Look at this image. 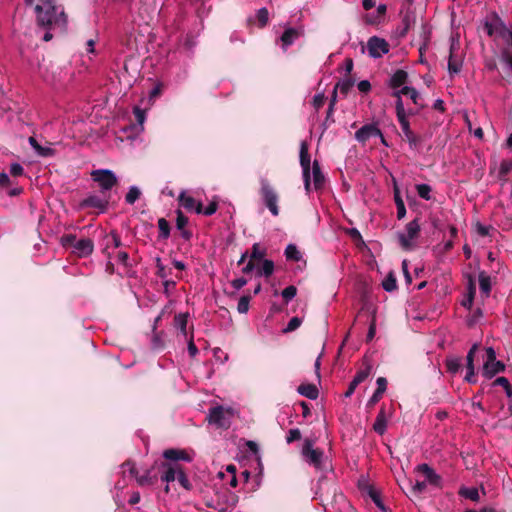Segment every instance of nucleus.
Listing matches in <instances>:
<instances>
[{"instance_id":"1","label":"nucleus","mask_w":512,"mask_h":512,"mask_svg":"<svg viewBox=\"0 0 512 512\" xmlns=\"http://www.w3.org/2000/svg\"><path fill=\"white\" fill-rule=\"evenodd\" d=\"M25 3L33 8L38 27L45 31L44 41L48 42L67 31L68 16L56 0H25Z\"/></svg>"},{"instance_id":"2","label":"nucleus","mask_w":512,"mask_h":512,"mask_svg":"<svg viewBox=\"0 0 512 512\" xmlns=\"http://www.w3.org/2000/svg\"><path fill=\"white\" fill-rule=\"evenodd\" d=\"M61 243L64 247H72V252L80 258L91 255L94 250V243L89 238L77 240L74 235H65L61 238Z\"/></svg>"},{"instance_id":"3","label":"nucleus","mask_w":512,"mask_h":512,"mask_svg":"<svg viewBox=\"0 0 512 512\" xmlns=\"http://www.w3.org/2000/svg\"><path fill=\"white\" fill-rule=\"evenodd\" d=\"M419 233L420 223L418 219H414L407 223L405 230L403 232H399L397 235L400 246L406 251L414 249L416 246L415 241L418 238Z\"/></svg>"},{"instance_id":"4","label":"nucleus","mask_w":512,"mask_h":512,"mask_svg":"<svg viewBox=\"0 0 512 512\" xmlns=\"http://www.w3.org/2000/svg\"><path fill=\"white\" fill-rule=\"evenodd\" d=\"M233 415L234 410L232 408L218 405L209 410L207 418L210 424L219 428H228Z\"/></svg>"},{"instance_id":"5","label":"nucleus","mask_w":512,"mask_h":512,"mask_svg":"<svg viewBox=\"0 0 512 512\" xmlns=\"http://www.w3.org/2000/svg\"><path fill=\"white\" fill-rule=\"evenodd\" d=\"M301 454L304 461L309 465H312L317 470L323 469L324 453L321 449L314 448L311 440H305Z\"/></svg>"},{"instance_id":"6","label":"nucleus","mask_w":512,"mask_h":512,"mask_svg":"<svg viewBox=\"0 0 512 512\" xmlns=\"http://www.w3.org/2000/svg\"><path fill=\"white\" fill-rule=\"evenodd\" d=\"M486 355L487 359L483 365L482 374L484 377L491 379L497 373L502 372L505 366L496 359V352L492 347L486 348Z\"/></svg>"},{"instance_id":"7","label":"nucleus","mask_w":512,"mask_h":512,"mask_svg":"<svg viewBox=\"0 0 512 512\" xmlns=\"http://www.w3.org/2000/svg\"><path fill=\"white\" fill-rule=\"evenodd\" d=\"M261 195L262 199L273 216H278V195L274 189L270 186L267 180H261Z\"/></svg>"},{"instance_id":"8","label":"nucleus","mask_w":512,"mask_h":512,"mask_svg":"<svg viewBox=\"0 0 512 512\" xmlns=\"http://www.w3.org/2000/svg\"><path fill=\"white\" fill-rule=\"evenodd\" d=\"M92 179L97 182L103 191L112 189L117 183V177L113 171L98 169L91 172Z\"/></svg>"},{"instance_id":"9","label":"nucleus","mask_w":512,"mask_h":512,"mask_svg":"<svg viewBox=\"0 0 512 512\" xmlns=\"http://www.w3.org/2000/svg\"><path fill=\"white\" fill-rule=\"evenodd\" d=\"M121 468L124 477L126 476V473H128L131 477L135 478L140 486L152 484L155 479V476H152L151 471L148 469H146L143 474H139L135 465L130 461L123 463Z\"/></svg>"},{"instance_id":"10","label":"nucleus","mask_w":512,"mask_h":512,"mask_svg":"<svg viewBox=\"0 0 512 512\" xmlns=\"http://www.w3.org/2000/svg\"><path fill=\"white\" fill-rule=\"evenodd\" d=\"M300 165L302 168L304 187L307 193L310 192L311 187V173H310V155L308 152V144L306 141H302L300 144Z\"/></svg>"},{"instance_id":"11","label":"nucleus","mask_w":512,"mask_h":512,"mask_svg":"<svg viewBox=\"0 0 512 512\" xmlns=\"http://www.w3.org/2000/svg\"><path fill=\"white\" fill-rule=\"evenodd\" d=\"M367 49L371 57L380 58L388 53L389 45L384 39L373 36L368 40Z\"/></svg>"},{"instance_id":"12","label":"nucleus","mask_w":512,"mask_h":512,"mask_svg":"<svg viewBox=\"0 0 512 512\" xmlns=\"http://www.w3.org/2000/svg\"><path fill=\"white\" fill-rule=\"evenodd\" d=\"M381 135V130L376 123L365 124L355 132V139L359 143H366L370 138Z\"/></svg>"},{"instance_id":"13","label":"nucleus","mask_w":512,"mask_h":512,"mask_svg":"<svg viewBox=\"0 0 512 512\" xmlns=\"http://www.w3.org/2000/svg\"><path fill=\"white\" fill-rule=\"evenodd\" d=\"M178 201L181 207L188 212H194L200 214L202 211V203L197 201L194 197L185 191H182L178 197Z\"/></svg>"},{"instance_id":"14","label":"nucleus","mask_w":512,"mask_h":512,"mask_svg":"<svg viewBox=\"0 0 512 512\" xmlns=\"http://www.w3.org/2000/svg\"><path fill=\"white\" fill-rule=\"evenodd\" d=\"M405 140L408 142L410 149L416 150L420 143V137L417 136L411 129L409 121H402L399 123Z\"/></svg>"},{"instance_id":"15","label":"nucleus","mask_w":512,"mask_h":512,"mask_svg":"<svg viewBox=\"0 0 512 512\" xmlns=\"http://www.w3.org/2000/svg\"><path fill=\"white\" fill-rule=\"evenodd\" d=\"M163 456L170 461L182 460L185 462H191L194 457L193 453L183 449H167L164 451Z\"/></svg>"},{"instance_id":"16","label":"nucleus","mask_w":512,"mask_h":512,"mask_svg":"<svg viewBox=\"0 0 512 512\" xmlns=\"http://www.w3.org/2000/svg\"><path fill=\"white\" fill-rule=\"evenodd\" d=\"M300 35L301 31L299 29L293 27L286 28L282 36L280 37L282 48L286 50L300 37Z\"/></svg>"},{"instance_id":"17","label":"nucleus","mask_w":512,"mask_h":512,"mask_svg":"<svg viewBox=\"0 0 512 512\" xmlns=\"http://www.w3.org/2000/svg\"><path fill=\"white\" fill-rule=\"evenodd\" d=\"M416 470L424 475L427 483L436 486L440 484L441 477L428 464H420Z\"/></svg>"},{"instance_id":"18","label":"nucleus","mask_w":512,"mask_h":512,"mask_svg":"<svg viewBox=\"0 0 512 512\" xmlns=\"http://www.w3.org/2000/svg\"><path fill=\"white\" fill-rule=\"evenodd\" d=\"M28 142L35 151V153L40 157H52L55 155V150L52 148V145L50 143L45 146H42L37 142V140L34 137H29Z\"/></svg>"},{"instance_id":"19","label":"nucleus","mask_w":512,"mask_h":512,"mask_svg":"<svg viewBox=\"0 0 512 512\" xmlns=\"http://www.w3.org/2000/svg\"><path fill=\"white\" fill-rule=\"evenodd\" d=\"M165 472L161 479L164 482L170 483L177 480L178 473L181 471V467L178 464H164Z\"/></svg>"},{"instance_id":"20","label":"nucleus","mask_w":512,"mask_h":512,"mask_svg":"<svg viewBox=\"0 0 512 512\" xmlns=\"http://www.w3.org/2000/svg\"><path fill=\"white\" fill-rule=\"evenodd\" d=\"M312 178H313V184L314 188L316 190L321 189L325 182V177L323 173L321 172L320 165L317 160H315L312 164Z\"/></svg>"},{"instance_id":"21","label":"nucleus","mask_w":512,"mask_h":512,"mask_svg":"<svg viewBox=\"0 0 512 512\" xmlns=\"http://www.w3.org/2000/svg\"><path fill=\"white\" fill-rule=\"evenodd\" d=\"M187 323L188 313H179L175 315L174 327L178 329L185 338L187 337Z\"/></svg>"},{"instance_id":"22","label":"nucleus","mask_w":512,"mask_h":512,"mask_svg":"<svg viewBox=\"0 0 512 512\" xmlns=\"http://www.w3.org/2000/svg\"><path fill=\"white\" fill-rule=\"evenodd\" d=\"M298 393L308 399L315 400L318 397V389L314 384H302L297 389Z\"/></svg>"},{"instance_id":"23","label":"nucleus","mask_w":512,"mask_h":512,"mask_svg":"<svg viewBox=\"0 0 512 512\" xmlns=\"http://www.w3.org/2000/svg\"><path fill=\"white\" fill-rule=\"evenodd\" d=\"M387 428V419L383 409L378 413L376 420L373 424V429L376 433L383 435Z\"/></svg>"},{"instance_id":"24","label":"nucleus","mask_w":512,"mask_h":512,"mask_svg":"<svg viewBox=\"0 0 512 512\" xmlns=\"http://www.w3.org/2000/svg\"><path fill=\"white\" fill-rule=\"evenodd\" d=\"M408 74L403 70H397L390 79V85L393 89L402 88L407 80Z\"/></svg>"},{"instance_id":"25","label":"nucleus","mask_w":512,"mask_h":512,"mask_svg":"<svg viewBox=\"0 0 512 512\" xmlns=\"http://www.w3.org/2000/svg\"><path fill=\"white\" fill-rule=\"evenodd\" d=\"M394 200L397 208V218L403 219L406 215V208L397 186L394 188Z\"/></svg>"},{"instance_id":"26","label":"nucleus","mask_w":512,"mask_h":512,"mask_svg":"<svg viewBox=\"0 0 512 512\" xmlns=\"http://www.w3.org/2000/svg\"><path fill=\"white\" fill-rule=\"evenodd\" d=\"M395 96H407L409 97L413 103L417 104V101H418V98H419V93L416 89H414L413 87H409V86H403L402 88H400L399 90H397L395 93H394Z\"/></svg>"},{"instance_id":"27","label":"nucleus","mask_w":512,"mask_h":512,"mask_svg":"<svg viewBox=\"0 0 512 512\" xmlns=\"http://www.w3.org/2000/svg\"><path fill=\"white\" fill-rule=\"evenodd\" d=\"M366 491H367V494L369 495V497L375 503V505L383 512H386L385 506L380 498V494L378 493V491L369 485L366 486Z\"/></svg>"},{"instance_id":"28","label":"nucleus","mask_w":512,"mask_h":512,"mask_svg":"<svg viewBox=\"0 0 512 512\" xmlns=\"http://www.w3.org/2000/svg\"><path fill=\"white\" fill-rule=\"evenodd\" d=\"M285 256L288 260H293L296 262H298L302 259L301 252L299 251L297 246L294 244L287 245V247L285 249Z\"/></svg>"},{"instance_id":"29","label":"nucleus","mask_w":512,"mask_h":512,"mask_svg":"<svg viewBox=\"0 0 512 512\" xmlns=\"http://www.w3.org/2000/svg\"><path fill=\"white\" fill-rule=\"evenodd\" d=\"M85 204L90 207L97 208L104 211L107 207V201L102 200L97 196H90L85 200Z\"/></svg>"},{"instance_id":"30","label":"nucleus","mask_w":512,"mask_h":512,"mask_svg":"<svg viewBox=\"0 0 512 512\" xmlns=\"http://www.w3.org/2000/svg\"><path fill=\"white\" fill-rule=\"evenodd\" d=\"M417 194L420 198L424 200H430L431 199V192L432 188L428 184H417L415 186Z\"/></svg>"},{"instance_id":"31","label":"nucleus","mask_w":512,"mask_h":512,"mask_svg":"<svg viewBox=\"0 0 512 512\" xmlns=\"http://www.w3.org/2000/svg\"><path fill=\"white\" fill-rule=\"evenodd\" d=\"M462 67V62L460 59L456 57V55H449L448 60V70L451 74H456L460 72Z\"/></svg>"},{"instance_id":"32","label":"nucleus","mask_w":512,"mask_h":512,"mask_svg":"<svg viewBox=\"0 0 512 512\" xmlns=\"http://www.w3.org/2000/svg\"><path fill=\"white\" fill-rule=\"evenodd\" d=\"M273 271H274L273 261L266 259L263 261L261 268L257 271V275L258 276L264 275L266 277H269L272 275Z\"/></svg>"},{"instance_id":"33","label":"nucleus","mask_w":512,"mask_h":512,"mask_svg":"<svg viewBox=\"0 0 512 512\" xmlns=\"http://www.w3.org/2000/svg\"><path fill=\"white\" fill-rule=\"evenodd\" d=\"M383 289L387 292H392L397 288L396 278L393 273H389L382 282Z\"/></svg>"},{"instance_id":"34","label":"nucleus","mask_w":512,"mask_h":512,"mask_svg":"<svg viewBox=\"0 0 512 512\" xmlns=\"http://www.w3.org/2000/svg\"><path fill=\"white\" fill-rule=\"evenodd\" d=\"M459 494L462 497L470 499L472 501H478L479 499V492L476 488L463 487L460 489Z\"/></svg>"},{"instance_id":"35","label":"nucleus","mask_w":512,"mask_h":512,"mask_svg":"<svg viewBox=\"0 0 512 512\" xmlns=\"http://www.w3.org/2000/svg\"><path fill=\"white\" fill-rule=\"evenodd\" d=\"M446 367H447V370L452 373V374H455L458 372V370L460 369L461 367V359L460 358H456V357H450L446 360Z\"/></svg>"},{"instance_id":"36","label":"nucleus","mask_w":512,"mask_h":512,"mask_svg":"<svg viewBox=\"0 0 512 512\" xmlns=\"http://www.w3.org/2000/svg\"><path fill=\"white\" fill-rule=\"evenodd\" d=\"M397 97V101H396V114H397V119H398V122H402V121H407V116H406V112H405V109H404V105H403V101H402V98L401 96H396Z\"/></svg>"},{"instance_id":"37","label":"nucleus","mask_w":512,"mask_h":512,"mask_svg":"<svg viewBox=\"0 0 512 512\" xmlns=\"http://www.w3.org/2000/svg\"><path fill=\"white\" fill-rule=\"evenodd\" d=\"M140 190L136 186H131L125 196L128 204H134L140 197Z\"/></svg>"},{"instance_id":"38","label":"nucleus","mask_w":512,"mask_h":512,"mask_svg":"<svg viewBox=\"0 0 512 512\" xmlns=\"http://www.w3.org/2000/svg\"><path fill=\"white\" fill-rule=\"evenodd\" d=\"M158 228L160 232V237L163 239H167L170 235V226L168 221H166L164 218H160L158 220Z\"/></svg>"},{"instance_id":"39","label":"nucleus","mask_w":512,"mask_h":512,"mask_svg":"<svg viewBox=\"0 0 512 512\" xmlns=\"http://www.w3.org/2000/svg\"><path fill=\"white\" fill-rule=\"evenodd\" d=\"M370 371H371L370 366H367L364 369L359 370L356 373V375L354 376L353 381L357 384L362 383L363 381H365L368 378Z\"/></svg>"},{"instance_id":"40","label":"nucleus","mask_w":512,"mask_h":512,"mask_svg":"<svg viewBox=\"0 0 512 512\" xmlns=\"http://www.w3.org/2000/svg\"><path fill=\"white\" fill-rule=\"evenodd\" d=\"M249 303H250V297L249 296H242L237 305V310L241 314H246L249 310Z\"/></svg>"},{"instance_id":"41","label":"nucleus","mask_w":512,"mask_h":512,"mask_svg":"<svg viewBox=\"0 0 512 512\" xmlns=\"http://www.w3.org/2000/svg\"><path fill=\"white\" fill-rule=\"evenodd\" d=\"M512 171V161L510 160H503L499 167V177L501 179H504L505 176Z\"/></svg>"},{"instance_id":"42","label":"nucleus","mask_w":512,"mask_h":512,"mask_svg":"<svg viewBox=\"0 0 512 512\" xmlns=\"http://www.w3.org/2000/svg\"><path fill=\"white\" fill-rule=\"evenodd\" d=\"M133 113H134L135 119H136L137 123L139 124L141 130H143V124L146 120L145 110H142L139 107H134Z\"/></svg>"},{"instance_id":"43","label":"nucleus","mask_w":512,"mask_h":512,"mask_svg":"<svg viewBox=\"0 0 512 512\" xmlns=\"http://www.w3.org/2000/svg\"><path fill=\"white\" fill-rule=\"evenodd\" d=\"M257 19H258L261 27L266 26V24L268 23V20H269V12L265 7L260 8L257 11Z\"/></svg>"},{"instance_id":"44","label":"nucleus","mask_w":512,"mask_h":512,"mask_svg":"<svg viewBox=\"0 0 512 512\" xmlns=\"http://www.w3.org/2000/svg\"><path fill=\"white\" fill-rule=\"evenodd\" d=\"M282 297L284 298V300L286 302H289L290 300H292L296 294H297V289L295 286L293 285H290L288 287H286L283 291H282Z\"/></svg>"},{"instance_id":"45","label":"nucleus","mask_w":512,"mask_h":512,"mask_svg":"<svg viewBox=\"0 0 512 512\" xmlns=\"http://www.w3.org/2000/svg\"><path fill=\"white\" fill-rule=\"evenodd\" d=\"M494 385L502 386L505 389V391H506L508 396L512 395V388H511V385H510V383H509L507 378H505V377H498L494 381Z\"/></svg>"},{"instance_id":"46","label":"nucleus","mask_w":512,"mask_h":512,"mask_svg":"<svg viewBox=\"0 0 512 512\" xmlns=\"http://www.w3.org/2000/svg\"><path fill=\"white\" fill-rule=\"evenodd\" d=\"M218 209V203L216 201H211L205 208L202 207V211L200 214L205 216H211L216 213Z\"/></svg>"},{"instance_id":"47","label":"nucleus","mask_w":512,"mask_h":512,"mask_svg":"<svg viewBox=\"0 0 512 512\" xmlns=\"http://www.w3.org/2000/svg\"><path fill=\"white\" fill-rule=\"evenodd\" d=\"M302 323V320L299 317H293L288 322L286 328L284 329V332H292L296 330L298 327H300Z\"/></svg>"},{"instance_id":"48","label":"nucleus","mask_w":512,"mask_h":512,"mask_svg":"<svg viewBox=\"0 0 512 512\" xmlns=\"http://www.w3.org/2000/svg\"><path fill=\"white\" fill-rule=\"evenodd\" d=\"M177 481L179 482V484L185 489V490H190L191 489V483L189 482L186 474L184 473V471L181 469V471L178 473V476H177Z\"/></svg>"},{"instance_id":"49","label":"nucleus","mask_w":512,"mask_h":512,"mask_svg":"<svg viewBox=\"0 0 512 512\" xmlns=\"http://www.w3.org/2000/svg\"><path fill=\"white\" fill-rule=\"evenodd\" d=\"M301 438V432L298 428H294V429H290L287 436H286V441L288 444L296 441V440H299Z\"/></svg>"},{"instance_id":"50","label":"nucleus","mask_w":512,"mask_h":512,"mask_svg":"<svg viewBox=\"0 0 512 512\" xmlns=\"http://www.w3.org/2000/svg\"><path fill=\"white\" fill-rule=\"evenodd\" d=\"M176 214V226L179 230H182L187 225L188 218L180 210H178Z\"/></svg>"},{"instance_id":"51","label":"nucleus","mask_w":512,"mask_h":512,"mask_svg":"<svg viewBox=\"0 0 512 512\" xmlns=\"http://www.w3.org/2000/svg\"><path fill=\"white\" fill-rule=\"evenodd\" d=\"M265 255V251L260 248V245L258 243H255L252 246V253L251 258L252 259H262Z\"/></svg>"},{"instance_id":"52","label":"nucleus","mask_w":512,"mask_h":512,"mask_svg":"<svg viewBox=\"0 0 512 512\" xmlns=\"http://www.w3.org/2000/svg\"><path fill=\"white\" fill-rule=\"evenodd\" d=\"M10 173L12 176H22L24 174V168L19 163H12L10 165Z\"/></svg>"},{"instance_id":"53","label":"nucleus","mask_w":512,"mask_h":512,"mask_svg":"<svg viewBox=\"0 0 512 512\" xmlns=\"http://www.w3.org/2000/svg\"><path fill=\"white\" fill-rule=\"evenodd\" d=\"M479 284H480L481 291L484 294L488 295L491 290L489 279L487 277L482 276V277H480Z\"/></svg>"},{"instance_id":"54","label":"nucleus","mask_w":512,"mask_h":512,"mask_svg":"<svg viewBox=\"0 0 512 512\" xmlns=\"http://www.w3.org/2000/svg\"><path fill=\"white\" fill-rule=\"evenodd\" d=\"M477 349H478V345L477 344H474L470 348V350H469V352L467 354V357H466L467 367L474 366V363H473V361H474V354L477 351Z\"/></svg>"},{"instance_id":"55","label":"nucleus","mask_w":512,"mask_h":512,"mask_svg":"<svg viewBox=\"0 0 512 512\" xmlns=\"http://www.w3.org/2000/svg\"><path fill=\"white\" fill-rule=\"evenodd\" d=\"M152 346L154 349H159V348L163 347V341L161 339V335L159 333H157V331L153 332Z\"/></svg>"},{"instance_id":"56","label":"nucleus","mask_w":512,"mask_h":512,"mask_svg":"<svg viewBox=\"0 0 512 512\" xmlns=\"http://www.w3.org/2000/svg\"><path fill=\"white\" fill-rule=\"evenodd\" d=\"M247 284V280L243 277H240V278H236L234 279L232 282H231V286L235 289V290H240L241 288H243L245 285Z\"/></svg>"},{"instance_id":"57","label":"nucleus","mask_w":512,"mask_h":512,"mask_svg":"<svg viewBox=\"0 0 512 512\" xmlns=\"http://www.w3.org/2000/svg\"><path fill=\"white\" fill-rule=\"evenodd\" d=\"M156 266H157V275L161 278V279H166L167 278V273H166V270H165V267L164 265L161 263V260L160 258H157V261H156Z\"/></svg>"},{"instance_id":"58","label":"nucleus","mask_w":512,"mask_h":512,"mask_svg":"<svg viewBox=\"0 0 512 512\" xmlns=\"http://www.w3.org/2000/svg\"><path fill=\"white\" fill-rule=\"evenodd\" d=\"M324 104V95L322 93H318L313 97V106L318 110Z\"/></svg>"},{"instance_id":"59","label":"nucleus","mask_w":512,"mask_h":512,"mask_svg":"<svg viewBox=\"0 0 512 512\" xmlns=\"http://www.w3.org/2000/svg\"><path fill=\"white\" fill-rule=\"evenodd\" d=\"M188 352L191 357H195L198 354V348L194 344L192 336L188 340Z\"/></svg>"},{"instance_id":"60","label":"nucleus","mask_w":512,"mask_h":512,"mask_svg":"<svg viewBox=\"0 0 512 512\" xmlns=\"http://www.w3.org/2000/svg\"><path fill=\"white\" fill-rule=\"evenodd\" d=\"M358 90L362 93H368L371 89V84L367 80H362L357 85Z\"/></svg>"},{"instance_id":"61","label":"nucleus","mask_w":512,"mask_h":512,"mask_svg":"<svg viewBox=\"0 0 512 512\" xmlns=\"http://www.w3.org/2000/svg\"><path fill=\"white\" fill-rule=\"evenodd\" d=\"M459 49V38L458 37H451V44H450V54L449 55H456V52Z\"/></svg>"},{"instance_id":"62","label":"nucleus","mask_w":512,"mask_h":512,"mask_svg":"<svg viewBox=\"0 0 512 512\" xmlns=\"http://www.w3.org/2000/svg\"><path fill=\"white\" fill-rule=\"evenodd\" d=\"M465 380L469 383L476 382L474 366L467 367V374L465 376Z\"/></svg>"},{"instance_id":"63","label":"nucleus","mask_w":512,"mask_h":512,"mask_svg":"<svg viewBox=\"0 0 512 512\" xmlns=\"http://www.w3.org/2000/svg\"><path fill=\"white\" fill-rule=\"evenodd\" d=\"M376 383H377V389H376V390H377L379 393H382V394H383V393L385 392V390H386V387H387V381H386V379H385V378H383V377H379V378L377 379Z\"/></svg>"},{"instance_id":"64","label":"nucleus","mask_w":512,"mask_h":512,"mask_svg":"<svg viewBox=\"0 0 512 512\" xmlns=\"http://www.w3.org/2000/svg\"><path fill=\"white\" fill-rule=\"evenodd\" d=\"M108 240H110L115 248H118L121 245V240L118 234L111 233L110 236L107 237Z\"/></svg>"}]
</instances>
